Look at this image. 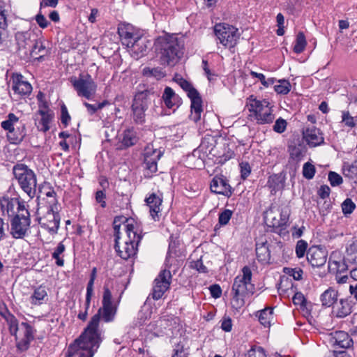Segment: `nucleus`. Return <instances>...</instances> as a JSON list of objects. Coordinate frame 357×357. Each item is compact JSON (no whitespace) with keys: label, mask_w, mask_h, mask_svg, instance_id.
I'll use <instances>...</instances> for the list:
<instances>
[{"label":"nucleus","mask_w":357,"mask_h":357,"mask_svg":"<svg viewBox=\"0 0 357 357\" xmlns=\"http://www.w3.org/2000/svg\"><path fill=\"white\" fill-rule=\"evenodd\" d=\"M45 190L44 195L49 199L47 208H58V199L56 192L50 183L45 184L43 187Z\"/></svg>","instance_id":"32"},{"label":"nucleus","mask_w":357,"mask_h":357,"mask_svg":"<svg viewBox=\"0 0 357 357\" xmlns=\"http://www.w3.org/2000/svg\"><path fill=\"white\" fill-rule=\"evenodd\" d=\"M1 208L3 213L6 212L10 218H13L22 209H27L24 202H20L17 198H5L0 201Z\"/></svg>","instance_id":"18"},{"label":"nucleus","mask_w":357,"mask_h":357,"mask_svg":"<svg viewBox=\"0 0 357 357\" xmlns=\"http://www.w3.org/2000/svg\"><path fill=\"white\" fill-rule=\"evenodd\" d=\"M18 120L19 119L14 114L10 113L7 116V119L1 123V128L8 131V139L13 144H18L22 139V136H15L14 133V125L18 122Z\"/></svg>","instance_id":"20"},{"label":"nucleus","mask_w":357,"mask_h":357,"mask_svg":"<svg viewBox=\"0 0 357 357\" xmlns=\"http://www.w3.org/2000/svg\"><path fill=\"white\" fill-rule=\"evenodd\" d=\"M241 169V176L243 179H245L251 173V167L248 162H241L239 164Z\"/></svg>","instance_id":"54"},{"label":"nucleus","mask_w":357,"mask_h":357,"mask_svg":"<svg viewBox=\"0 0 357 357\" xmlns=\"http://www.w3.org/2000/svg\"><path fill=\"white\" fill-rule=\"evenodd\" d=\"M289 220V213L287 211H282L280 213V220L274 222L275 226H284Z\"/></svg>","instance_id":"60"},{"label":"nucleus","mask_w":357,"mask_h":357,"mask_svg":"<svg viewBox=\"0 0 357 357\" xmlns=\"http://www.w3.org/2000/svg\"><path fill=\"white\" fill-rule=\"evenodd\" d=\"M176 248V246L175 242H173V243L172 242L169 243V250H168L167 256L166 258L167 264L172 262L171 261L172 259L176 258V257L178 256V255L177 254Z\"/></svg>","instance_id":"53"},{"label":"nucleus","mask_w":357,"mask_h":357,"mask_svg":"<svg viewBox=\"0 0 357 357\" xmlns=\"http://www.w3.org/2000/svg\"><path fill=\"white\" fill-rule=\"evenodd\" d=\"M284 273L289 276L293 277L295 280H301L303 279V271L299 267L296 268H284Z\"/></svg>","instance_id":"44"},{"label":"nucleus","mask_w":357,"mask_h":357,"mask_svg":"<svg viewBox=\"0 0 357 357\" xmlns=\"http://www.w3.org/2000/svg\"><path fill=\"white\" fill-rule=\"evenodd\" d=\"M96 273H97V268L96 267L93 268L91 275H90V280L87 284L86 287V308H89L90 303H91V299L93 294V284L94 281L96 278Z\"/></svg>","instance_id":"36"},{"label":"nucleus","mask_w":357,"mask_h":357,"mask_svg":"<svg viewBox=\"0 0 357 357\" xmlns=\"http://www.w3.org/2000/svg\"><path fill=\"white\" fill-rule=\"evenodd\" d=\"M162 98L166 107L169 109L178 107L182 103L181 98L169 86L165 88Z\"/></svg>","instance_id":"25"},{"label":"nucleus","mask_w":357,"mask_h":357,"mask_svg":"<svg viewBox=\"0 0 357 357\" xmlns=\"http://www.w3.org/2000/svg\"><path fill=\"white\" fill-rule=\"evenodd\" d=\"M154 45L163 65L174 66L183 54V44L173 34H165L158 37Z\"/></svg>","instance_id":"2"},{"label":"nucleus","mask_w":357,"mask_h":357,"mask_svg":"<svg viewBox=\"0 0 357 357\" xmlns=\"http://www.w3.org/2000/svg\"><path fill=\"white\" fill-rule=\"evenodd\" d=\"M38 113L41 116V119L38 122V128L40 130L46 132L50 129V123H51L53 115L48 111L40 109Z\"/></svg>","instance_id":"33"},{"label":"nucleus","mask_w":357,"mask_h":357,"mask_svg":"<svg viewBox=\"0 0 357 357\" xmlns=\"http://www.w3.org/2000/svg\"><path fill=\"white\" fill-rule=\"evenodd\" d=\"M173 80L187 93L191 101V114L190 117L193 121L197 122L200 120L203 112L202 100L199 93L190 82L178 74L174 75Z\"/></svg>","instance_id":"6"},{"label":"nucleus","mask_w":357,"mask_h":357,"mask_svg":"<svg viewBox=\"0 0 357 357\" xmlns=\"http://www.w3.org/2000/svg\"><path fill=\"white\" fill-rule=\"evenodd\" d=\"M58 208H47L46 215L38 217L37 220L40 226L46 229L52 235L56 234L60 225V215Z\"/></svg>","instance_id":"15"},{"label":"nucleus","mask_w":357,"mask_h":357,"mask_svg":"<svg viewBox=\"0 0 357 357\" xmlns=\"http://www.w3.org/2000/svg\"><path fill=\"white\" fill-rule=\"evenodd\" d=\"M10 235L16 239L26 236L30 228L31 218L28 209H22L13 218H10Z\"/></svg>","instance_id":"8"},{"label":"nucleus","mask_w":357,"mask_h":357,"mask_svg":"<svg viewBox=\"0 0 357 357\" xmlns=\"http://www.w3.org/2000/svg\"><path fill=\"white\" fill-rule=\"evenodd\" d=\"M12 89L15 93L21 96L29 95L32 91L31 85L24 80L21 75H17L13 77Z\"/></svg>","instance_id":"23"},{"label":"nucleus","mask_w":357,"mask_h":357,"mask_svg":"<svg viewBox=\"0 0 357 357\" xmlns=\"http://www.w3.org/2000/svg\"><path fill=\"white\" fill-rule=\"evenodd\" d=\"M315 174V167L310 162H305L303 167V175L307 179H312Z\"/></svg>","instance_id":"47"},{"label":"nucleus","mask_w":357,"mask_h":357,"mask_svg":"<svg viewBox=\"0 0 357 357\" xmlns=\"http://www.w3.org/2000/svg\"><path fill=\"white\" fill-rule=\"evenodd\" d=\"M343 174L345 177L349 178L355 183H357V163L344 164L343 166Z\"/></svg>","instance_id":"39"},{"label":"nucleus","mask_w":357,"mask_h":357,"mask_svg":"<svg viewBox=\"0 0 357 357\" xmlns=\"http://www.w3.org/2000/svg\"><path fill=\"white\" fill-rule=\"evenodd\" d=\"M342 123L347 127L353 128L356 126V121L354 118L351 116L348 111H343L342 113Z\"/></svg>","instance_id":"46"},{"label":"nucleus","mask_w":357,"mask_h":357,"mask_svg":"<svg viewBox=\"0 0 357 357\" xmlns=\"http://www.w3.org/2000/svg\"><path fill=\"white\" fill-rule=\"evenodd\" d=\"M214 32L220 43L228 48L234 47L240 37L238 29L226 23L216 24L214 26Z\"/></svg>","instance_id":"10"},{"label":"nucleus","mask_w":357,"mask_h":357,"mask_svg":"<svg viewBox=\"0 0 357 357\" xmlns=\"http://www.w3.org/2000/svg\"><path fill=\"white\" fill-rule=\"evenodd\" d=\"M328 270L331 273L341 274L347 271V265L344 259L336 261L332 260L330 258L328 261Z\"/></svg>","instance_id":"34"},{"label":"nucleus","mask_w":357,"mask_h":357,"mask_svg":"<svg viewBox=\"0 0 357 357\" xmlns=\"http://www.w3.org/2000/svg\"><path fill=\"white\" fill-rule=\"evenodd\" d=\"M352 312L351 301L347 298H341L333 306L332 314L338 319H343Z\"/></svg>","instance_id":"21"},{"label":"nucleus","mask_w":357,"mask_h":357,"mask_svg":"<svg viewBox=\"0 0 357 357\" xmlns=\"http://www.w3.org/2000/svg\"><path fill=\"white\" fill-rule=\"evenodd\" d=\"M335 342L341 348L347 349L353 345V340L344 331H339L336 333Z\"/></svg>","instance_id":"35"},{"label":"nucleus","mask_w":357,"mask_h":357,"mask_svg":"<svg viewBox=\"0 0 357 357\" xmlns=\"http://www.w3.org/2000/svg\"><path fill=\"white\" fill-rule=\"evenodd\" d=\"M306 44L307 43L303 33L299 32L297 35L296 44L294 47V51L298 54L302 52L304 50Z\"/></svg>","instance_id":"43"},{"label":"nucleus","mask_w":357,"mask_h":357,"mask_svg":"<svg viewBox=\"0 0 357 357\" xmlns=\"http://www.w3.org/2000/svg\"><path fill=\"white\" fill-rule=\"evenodd\" d=\"M242 275H237L234 280L231 289V305L234 308L240 309L245 305L247 296L254 293L255 287L251 283L252 271L250 267L245 266L242 270Z\"/></svg>","instance_id":"4"},{"label":"nucleus","mask_w":357,"mask_h":357,"mask_svg":"<svg viewBox=\"0 0 357 357\" xmlns=\"http://www.w3.org/2000/svg\"><path fill=\"white\" fill-rule=\"evenodd\" d=\"M304 139L310 146L314 147L321 144L324 142V137L320 130L314 126L306 128L303 131Z\"/></svg>","instance_id":"22"},{"label":"nucleus","mask_w":357,"mask_h":357,"mask_svg":"<svg viewBox=\"0 0 357 357\" xmlns=\"http://www.w3.org/2000/svg\"><path fill=\"white\" fill-rule=\"evenodd\" d=\"M172 280V275L169 271L163 270L160 271L158 277L154 280L153 287L152 297L155 300H158L169 289Z\"/></svg>","instance_id":"17"},{"label":"nucleus","mask_w":357,"mask_h":357,"mask_svg":"<svg viewBox=\"0 0 357 357\" xmlns=\"http://www.w3.org/2000/svg\"><path fill=\"white\" fill-rule=\"evenodd\" d=\"M148 43L146 39H143L142 38H137L134 40L133 43L129 41L127 43V45L129 46L131 44V51L133 54H136L137 56L144 55L147 50L148 46L146 45Z\"/></svg>","instance_id":"29"},{"label":"nucleus","mask_w":357,"mask_h":357,"mask_svg":"<svg viewBox=\"0 0 357 357\" xmlns=\"http://www.w3.org/2000/svg\"><path fill=\"white\" fill-rule=\"evenodd\" d=\"M307 248V243L304 240H299L296 245V254L298 258H301L305 255Z\"/></svg>","instance_id":"51"},{"label":"nucleus","mask_w":357,"mask_h":357,"mask_svg":"<svg viewBox=\"0 0 357 357\" xmlns=\"http://www.w3.org/2000/svg\"><path fill=\"white\" fill-rule=\"evenodd\" d=\"M209 290H210L211 296L213 298H218L221 296L222 289L218 284H213V285L210 286Z\"/></svg>","instance_id":"63"},{"label":"nucleus","mask_w":357,"mask_h":357,"mask_svg":"<svg viewBox=\"0 0 357 357\" xmlns=\"http://www.w3.org/2000/svg\"><path fill=\"white\" fill-rule=\"evenodd\" d=\"M102 341V337L86 328L80 336L70 344L65 357H93Z\"/></svg>","instance_id":"3"},{"label":"nucleus","mask_w":357,"mask_h":357,"mask_svg":"<svg viewBox=\"0 0 357 357\" xmlns=\"http://www.w3.org/2000/svg\"><path fill=\"white\" fill-rule=\"evenodd\" d=\"M61 123L65 126H67L68 124V122L70 120V116L68 114V109L65 105H63L61 107Z\"/></svg>","instance_id":"62"},{"label":"nucleus","mask_w":357,"mask_h":357,"mask_svg":"<svg viewBox=\"0 0 357 357\" xmlns=\"http://www.w3.org/2000/svg\"><path fill=\"white\" fill-rule=\"evenodd\" d=\"M70 82L78 96L91 100L96 94L97 84L89 74L82 73L78 78L72 77Z\"/></svg>","instance_id":"9"},{"label":"nucleus","mask_w":357,"mask_h":357,"mask_svg":"<svg viewBox=\"0 0 357 357\" xmlns=\"http://www.w3.org/2000/svg\"><path fill=\"white\" fill-rule=\"evenodd\" d=\"M247 105L259 123L268 122V102L266 100L260 101L250 96L248 98Z\"/></svg>","instance_id":"16"},{"label":"nucleus","mask_w":357,"mask_h":357,"mask_svg":"<svg viewBox=\"0 0 357 357\" xmlns=\"http://www.w3.org/2000/svg\"><path fill=\"white\" fill-rule=\"evenodd\" d=\"M13 335L16 342L17 349L20 351H26L34 337L33 328L26 322H22Z\"/></svg>","instance_id":"13"},{"label":"nucleus","mask_w":357,"mask_h":357,"mask_svg":"<svg viewBox=\"0 0 357 357\" xmlns=\"http://www.w3.org/2000/svg\"><path fill=\"white\" fill-rule=\"evenodd\" d=\"M0 314L6 320L8 326L10 333L12 334L13 333H15L20 325L19 324L17 318L11 314L6 307H4L3 311L0 312Z\"/></svg>","instance_id":"30"},{"label":"nucleus","mask_w":357,"mask_h":357,"mask_svg":"<svg viewBox=\"0 0 357 357\" xmlns=\"http://www.w3.org/2000/svg\"><path fill=\"white\" fill-rule=\"evenodd\" d=\"M66 246L63 242H60L52 254V257L56 260L55 263L58 266H63L64 260L61 255L65 252Z\"/></svg>","instance_id":"40"},{"label":"nucleus","mask_w":357,"mask_h":357,"mask_svg":"<svg viewBox=\"0 0 357 357\" xmlns=\"http://www.w3.org/2000/svg\"><path fill=\"white\" fill-rule=\"evenodd\" d=\"M31 33L29 32H17L15 35L17 44L20 50L24 51L25 54H30L32 57L36 56V47H42V43L31 39Z\"/></svg>","instance_id":"14"},{"label":"nucleus","mask_w":357,"mask_h":357,"mask_svg":"<svg viewBox=\"0 0 357 357\" xmlns=\"http://www.w3.org/2000/svg\"><path fill=\"white\" fill-rule=\"evenodd\" d=\"M268 239L266 235L256 238V255L257 260L263 264H268Z\"/></svg>","instance_id":"24"},{"label":"nucleus","mask_w":357,"mask_h":357,"mask_svg":"<svg viewBox=\"0 0 357 357\" xmlns=\"http://www.w3.org/2000/svg\"><path fill=\"white\" fill-rule=\"evenodd\" d=\"M307 259L312 266L321 267L326 262L327 252L318 247H312L307 252Z\"/></svg>","instance_id":"19"},{"label":"nucleus","mask_w":357,"mask_h":357,"mask_svg":"<svg viewBox=\"0 0 357 357\" xmlns=\"http://www.w3.org/2000/svg\"><path fill=\"white\" fill-rule=\"evenodd\" d=\"M113 225L115 250L121 258L127 260L136 255L142 236L137 234L133 220L123 216L116 217Z\"/></svg>","instance_id":"1"},{"label":"nucleus","mask_w":357,"mask_h":357,"mask_svg":"<svg viewBox=\"0 0 357 357\" xmlns=\"http://www.w3.org/2000/svg\"><path fill=\"white\" fill-rule=\"evenodd\" d=\"M13 172L22 191L30 199H33L36 195L37 190V176L35 172L22 163L15 165Z\"/></svg>","instance_id":"5"},{"label":"nucleus","mask_w":357,"mask_h":357,"mask_svg":"<svg viewBox=\"0 0 357 357\" xmlns=\"http://www.w3.org/2000/svg\"><path fill=\"white\" fill-rule=\"evenodd\" d=\"M277 20V26L278 29H277V34L278 36H283L284 33V17L282 13H278L276 17Z\"/></svg>","instance_id":"57"},{"label":"nucleus","mask_w":357,"mask_h":357,"mask_svg":"<svg viewBox=\"0 0 357 357\" xmlns=\"http://www.w3.org/2000/svg\"><path fill=\"white\" fill-rule=\"evenodd\" d=\"M144 74H149L152 76H154L157 79H160L165 76V73L160 68H144Z\"/></svg>","instance_id":"58"},{"label":"nucleus","mask_w":357,"mask_h":357,"mask_svg":"<svg viewBox=\"0 0 357 357\" xmlns=\"http://www.w3.org/2000/svg\"><path fill=\"white\" fill-rule=\"evenodd\" d=\"M293 303L296 305H299L302 310L307 308V300L301 292H297L293 296Z\"/></svg>","instance_id":"48"},{"label":"nucleus","mask_w":357,"mask_h":357,"mask_svg":"<svg viewBox=\"0 0 357 357\" xmlns=\"http://www.w3.org/2000/svg\"><path fill=\"white\" fill-rule=\"evenodd\" d=\"M211 190L220 195L229 196L231 194L230 185L227 181L221 178L215 177L212 179L210 185Z\"/></svg>","instance_id":"26"},{"label":"nucleus","mask_w":357,"mask_h":357,"mask_svg":"<svg viewBox=\"0 0 357 357\" xmlns=\"http://www.w3.org/2000/svg\"><path fill=\"white\" fill-rule=\"evenodd\" d=\"M290 89V83L285 79L279 80L278 84L274 86V90L278 94H287Z\"/></svg>","instance_id":"42"},{"label":"nucleus","mask_w":357,"mask_h":357,"mask_svg":"<svg viewBox=\"0 0 357 357\" xmlns=\"http://www.w3.org/2000/svg\"><path fill=\"white\" fill-rule=\"evenodd\" d=\"M232 212L229 209H225L219 215V223L222 225H227L231 219Z\"/></svg>","instance_id":"56"},{"label":"nucleus","mask_w":357,"mask_h":357,"mask_svg":"<svg viewBox=\"0 0 357 357\" xmlns=\"http://www.w3.org/2000/svg\"><path fill=\"white\" fill-rule=\"evenodd\" d=\"M356 208V204L349 198L346 199L342 204V210L344 215L351 214Z\"/></svg>","instance_id":"50"},{"label":"nucleus","mask_w":357,"mask_h":357,"mask_svg":"<svg viewBox=\"0 0 357 357\" xmlns=\"http://www.w3.org/2000/svg\"><path fill=\"white\" fill-rule=\"evenodd\" d=\"M338 293L336 290L333 288L326 289L321 295V301L322 305L324 307L333 306L334 304L337 301Z\"/></svg>","instance_id":"28"},{"label":"nucleus","mask_w":357,"mask_h":357,"mask_svg":"<svg viewBox=\"0 0 357 357\" xmlns=\"http://www.w3.org/2000/svg\"><path fill=\"white\" fill-rule=\"evenodd\" d=\"M137 142L136 132L132 129H127L123 133L121 143L123 146L129 147Z\"/></svg>","instance_id":"37"},{"label":"nucleus","mask_w":357,"mask_h":357,"mask_svg":"<svg viewBox=\"0 0 357 357\" xmlns=\"http://www.w3.org/2000/svg\"><path fill=\"white\" fill-rule=\"evenodd\" d=\"M47 298V293L45 287L39 286L35 289L33 294L30 297V302L33 305H41Z\"/></svg>","instance_id":"31"},{"label":"nucleus","mask_w":357,"mask_h":357,"mask_svg":"<svg viewBox=\"0 0 357 357\" xmlns=\"http://www.w3.org/2000/svg\"><path fill=\"white\" fill-rule=\"evenodd\" d=\"M306 152L305 147L302 144L294 146L290 149L291 157L296 160H301L305 155Z\"/></svg>","instance_id":"41"},{"label":"nucleus","mask_w":357,"mask_h":357,"mask_svg":"<svg viewBox=\"0 0 357 357\" xmlns=\"http://www.w3.org/2000/svg\"><path fill=\"white\" fill-rule=\"evenodd\" d=\"M36 21L39 25V26L43 29L46 28L49 24V22L47 20V19L43 15L40 13L38 14L36 16Z\"/></svg>","instance_id":"64"},{"label":"nucleus","mask_w":357,"mask_h":357,"mask_svg":"<svg viewBox=\"0 0 357 357\" xmlns=\"http://www.w3.org/2000/svg\"><path fill=\"white\" fill-rule=\"evenodd\" d=\"M116 310V307L114 305H102L98 309V312L91 317L86 328L102 337V331L99 328L100 319L102 318L107 323L113 321Z\"/></svg>","instance_id":"11"},{"label":"nucleus","mask_w":357,"mask_h":357,"mask_svg":"<svg viewBox=\"0 0 357 357\" xmlns=\"http://www.w3.org/2000/svg\"><path fill=\"white\" fill-rule=\"evenodd\" d=\"M268 305H265L264 308L258 310L255 312V315L257 318L259 323L265 328L268 326Z\"/></svg>","instance_id":"45"},{"label":"nucleus","mask_w":357,"mask_h":357,"mask_svg":"<svg viewBox=\"0 0 357 357\" xmlns=\"http://www.w3.org/2000/svg\"><path fill=\"white\" fill-rule=\"evenodd\" d=\"M245 357H266V355L264 349L255 346L248 351Z\"/></svg>","instance_id":"49"},{"label":"nucleus","mask_w":357,"mask_h":357,"mask_svg":"<svg viewBox=\"0 0 357 357\" xmlns=\"http://www.w3.org/2000/svg\"><path fill=\"white\" fill-rule=\"evenodd\" d=\"M328 180L332 186H337L342 183V178L335 172H330L328 174Z\"/></svg>","instance_id":"52"},{"label":"nucleus","mask_w":357,"mask_h":357,"mask_svg":"<svg viewBox=\"0 0 357 357\" xmlns=\"http://www.w3.org/2000/svg\"><path fill=\"white\" fill-rule=\"evenodd\" d=\"M145 201L147 206L149 207V211L153 219L154 220H158L159 213L160 212V206L162 202V199L155 193H152L146 199Z\"/></svg>","instance_id":"27"},{"label":"nucleus","mask_w":357,"mask_h":357,"mask_svg":"<svg viewBox=\"0 0 357 357\" xmlns=\"http://www.w3.org/2000/svg\"><path fill=\"white\" fill-rule=\"evenodd\" d=\"M112 293L108 287H104L102 303V305H113L112 302Z\"/></svg>","instance_id":"59"},{"label":"nucleus","mask_w":357,"mask_h":357,"mask_svg":"<svg viewBox=\"0 0 357 357\" xmlns=\"http://www.w3.org/2000/svg\"><path fill=\"white\" fill-rule=\"evenodd\" d=\"M160 150L154 148L153 144H148L144 150V175L151 178L158 170V161L162 156Z\"/></svg>","instance_id":"12"},{"label":"nucleus","mask_w":357,"mask_h":357,"mask_svg":"<svg viewBox=\"0 0 357 357\" xmlns=\"http://www.w3.org/2000/svg\"><path fill=\"white\" fill-rule=\"evenodd\" d=\"M151 93V91L144 90L136 93L133 98L131 105L132 115L133 121L137 124L145 122V112L149 108Z\"/></svg>","instance_id":"7"},{"label":"nucleus","mask_w":357,"mask_h":357,"mask_svg":"<svg viewBox=\"0 0 357 357\" xmlns=\"http://www.w3.org/2000/svg\"><path fill=\"white\" fill-rule=\"evenodd\" d=\"M106 195L105 193L102 190H98L96 193V201L99 203L101 207H106V202H105Z\"/></svg>","instance_id":"61"},{"label":"nucleus","mask_w":357,"mask_h":357,"mask_svg":"<svg viewBox=\"0 0 357 357\" xmlns=\"http://www.w3.org/2000/svg\"><path fill=\"white\" fill-rule=\"evenodd\" d=\"M287 127V122L285 120H284L282 118L278 119L274 126H273V130L278 133H282Z\"/></svg>","instance_id":"55"},{"label":"nucleus","mask_w":357,"mask_h":357,"mask_svg":"<svg viewBox=\"0 0 357 357\" xmlns=\"http://www.w3.org/2000/svg\"><path fill=\"white\" fill-rule=\"evenodd\" d=\"M215 145V139L211 135L205 136L199 145L201 150L206 155L211 153Z\"/></svg>","instance_id":"38"}]
</instances>
